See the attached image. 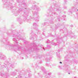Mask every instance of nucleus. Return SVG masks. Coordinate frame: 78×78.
Instances as JSON below:
<instances>
[{
	"label": "nucleus",
	"mask_w": 78,
	"mask_h": 78,
	"mask_svg": "<svg viewBox=\"0 0 78 78\" xmlns=\"http://www.w3.org/2000/svg\"><path fill=\"white\" fill-rule=\"evenodd\" d=\"M6 59V57L2 55V53H0V59H2L5 60Z\"/></svg>",
	"instance_id": "16"
},
{
	"label": "nucleus",
	"mask_w": 78,
	"mask_h": 78,
	"mask_svg": "<svg viewBox=\"0 0 78 78\" xmlns=\"http://www.w3.org/2000/svg\"><path fill=\"white\" fill-rule=\"evenodd\" d=\"M47 47H48V48H50L51 47H50V46L49 45H47Z\"/></svg>",
	"instance_id": "39"
},
{
	"label": "nucleus",
	"mask_w": 78,
	"mask_h": 78,
	"mask_svg": "<svg viewBox=\"0 0 78 78\" xmlns=\"http://www.w3.org/2000/svg\"><path fill=\"white\" fill-rule=\"evenodd\" d=\"M74 45H75V46H76V44H74Z\"/></svg>",
	"instance_id": "58"
},
{
	"label": "nucleus",
	"mask_w": 78,
	"mask_h": 78,
	"mask_svg": "<svg viewBox=\"0 0 78 78\" xmlns=\"http://www.w3.org/2000/svg\"><path fill=\"white\" fill-rule=\"evenodd\" d=\"M12 74L13 76H15V75H16V73H15V72H13L12 73Z\"/></svg>",
	"instance_id": "35"
},
{
	"label": "nucleus",
	"mask_w": 78,
	"mask_h": 78,
	"mask_svg": "<svg viewBox=\"0 0 78 78\" xmlns=\"http://www.w3.org/2000/svg\"><path fill=\"white\" fill-rule=\"evenodd\" d=\"M15 10L16 11L14 14L15 16H18L19 14H20V12L22 11L25 13L24 16H25L26 14H28V13H29L30 11V8L28 9L24 8H20L19 10L16 11V9H14L13 10V11H15Z\"/></svg>",
	"instance_id": "6"
},
{
	"label": "nucleus",
	"mask_w": 78,
	"mask_h": 78,
	"mask_svg": "<svg viewBox=\"0 0 78 78\" xmlns=\"http://www.w3.org/2000/svg\"><path fill=\"white\" fill-rule=\"evenodd\" d=\"M68 25H67V24H66V25H65V26H66V27H68Z\"/></svg>",
	"instance_id": "47"
},
{
	"label": "nucleus",
	"mask_w": 78,
	"mask_h": 78,
	"mask_svg": "<svg viewBox=\"0 0 78 78\" xmlns=\"http://www.w3.org/2000/svg\"><path fill=\"white\" fill-rule=\"evenodd\" d=\"M57 44H55V45H57Z\"/></svg>",
	"instance_id": "57"
},
{
	"label": "nucleus",
	"mask_w": 78,
	"mask_h": 78,
	"mask_svg": "<svg viewBox=\"0 0 78 78\" xmlns=\"http://www.w3.org/2000/svg\"><path fill=\"white\" fill-rule=\"evenodd\" d=\"M70 27H73V25H71L70 26Z\"/></svg>",
	"instance_id": "51"
},
{
	"label": "nucleus",
	"mask_w": 78,
	"mask_h": 78,
	"mask_svg": "<svg viewBox=\"0 0 78 78\" xmlns=\"http://www.w3.org/2000/svg\"><path fill=\"white\" fill-rule=\"evenodd\" d=\"M61 9L59 8V7L58 6L56 7H54L52 8V7H50L49 9H48V17L51 19V20L50 21V23L51 24H53V20L55 19V17L53 16L52 14H54L55 16H58V13L55 12V11L59 12L61 11Z\"/></svg>",
	"instance_id": "3"
},
{
	"label": "nucleus",
	"mask_w": 78,
	"mask_h": 78,
	"mask_svg": "<svg viewBox=\"0 0 78 78\" xmlns=\"http://www.w3.org/2000/svg\"><path fill=\"white\" fill-rule=\"evenodd\" d=\"M49 37V36H48V37Z\"/></svg>",
	"instance_id": "60"
},
{
	"label": "nucleus",
	"mask_w": 78,
	"mask_h": 78,
	"mask_svg": "<svg viewBox=\"0 0 78 78\" xmlns=\"http://www.w3.org/2000/svg\"><path fill=\"white\" fill-rule=\"evenodd\" d=\"M0 76H4L5 77V78H8V76H9V74L8 73H6V74H4L3 73L0 72Z\"/></svg>",
	"instance_id": "15"
},
{
	"label": "nucleus",
	"mask_w": 78,
	"mask_h": 78,
	"mask_svg": "<svg viewBox=\"0 0 78 78\" xmlns=\"http://www.w3.org/2000/svg\"><path fill=\"white\" fill-rule=\"evenodd\" d=\"M42 60H40L37 61V64H42Z\"/></svg>",
	"instance_id": "30"
},
{
	"label": "nucleus",
	"mask_w": 78,
	"mask_h": 78,
	"mask_svg": "<svg viewBox=\"0 0 78 78\" xmlns=\"http://www.w3.org/2000/svg\"><path fill=\"white\" fill-rule=\"evenodd\" d=\"M12 27L13 28V25H12Z\"/></svg>",
	"instance_id": "55"
},
{
	"label": "nucleus",
	"mask_w": 78,
	"mask_h": 78,
	"mask_svg": "<svg viewBox=\"0 0 78 78\" xmlns=\"http://www.w3.org/2000/svg\"><path fill=\"white\" fill-rule=\"evenodd\" d=\"M28 14H29V13L28 12L27 14H26L25 15H24V21H27V22H28V21H30V20H31V19H32L34 18L36 22H39V15H38V12H37L34 11V12H33V16L34 17H31V16H30L29 17V19L28 18Z\"/></svg>",
	"instance_id": "5"
},
{
	"label": "nucleus",
	"mask_w": 78,
	"mask_h": 78,
	"mask_svg": "<svg viewBox=\"0 0 78 78\" xmlns=\"http://www.w3.org/2000/svg\"><path fill=\"white\" fill-rule=\"evenodd\" d=\"M65 66L66 67V69H65V70H67L68 69V67H69V65H67V64H65Z\"/></svg>",
	"instance_id": "29"
},
{
	"label": "nucleus",
	"mask_w": 78,
	"mask_h": 78,
	"mask_svg": "<svg viewBox=\"0 0 78 78\" xmlns=\"http://www.w3.org/2000/svg\"><path fill=\"white\" fill-rule=\"evenodd\" d=\"M7 69L8 72V70H9V68L10 69L13 68H14V64L12 63H9V62L7 63Z\"/></svg>",
	"instance_id": "12"
},
{
	"label": "nucleus",
	"mask_w": 78,
	"mask_h": 78,
	"mask_svg": "<svg viewBox=\"0 0 78 78\" xmlns=\"http://www.w3.org/2000/svg\"><path fill=\"white\" fill-rule=\"evenodd\" d=\"M24 43L25 44H28V42H27V41H25L24 42Z\"/></svg>",
	"instance_id": "40"
},
{
	"label": "nucleus",
	"mask_w": 78,
	"mask_h": 78,
	"mask_svg": "<svg viewBox=\"0 0 78 78\" xmlns=\"http://www.w3.org/2000/svg\"><path fill=\"white\" fill-rule=\"evenodd\" d=\"M46 31V29H43V32L42 34L43 35H44V36H45V33L44 32H45V31Z\"/></svg>",
	"instance_id": "28"
},
{
	"label": "nucleus",
	"mask_w": 78,
	"mask_h": 78,
	"mask_svg": "<svg viewBox=\"0 0 78 78\" xmlns=\"http://www.w3.org/2000/svg\"><path fill=\"white\" fill-rule=\"evenodd\" d=\"M36 30L37 31V33L38 34H40L41 33V31L39 30L38 28H37Z\"/></svg>",
	"instance_id": "24"
},
{
	"label": "nucleus",
	"mask_w": 78,
	"mask_h": 78,
	"mask_svg": "<svg viewBox=\"0 0 78 78\" xmlns=\"http://www.w3.org/2000/svg\"><path fill=\"white\" fill-rule=\"evenodd\" d=\"M38 75H39L40 78H41L42 77V75H41V74L40 73H38Z\"/></svg>",
	"instance_id": "36"
},
{
	"label": "nucleus",
	"mask_w": 78,
	"mask_h": 78,
	"mask_svg": "<svg viewBox=\"0 0 78 78\" xmlns=\"http://www.w3.org/2000/svg\"><path fill=\"white\" fill-rule=\"evenodd\" d=\"M60 17L58 16V21H60Z\"/></svg>",
	"instance_id": "41"
},
{
	"label": "nucleus",
	"mask_w": 78,
	"mask_h": 78,
	"mask_svg": "<svg viewBox=\"0 0 78 78\" xmlns=\"http://www.w3.org/2000/svg\"><path fill=\"white\" fill-rule=\"evenodd\" d=\"M70 74V73H68V74Z\"/></svg>",
	"instance_id": "59"
},
{
	"label": "nucleus",
	"mask_w": 78,
	"mask_h": 78,
	"mask_svg": "<svg viewBox=\"0 0 78 78\" xmlns=\"http://www.w3.org/2000/svg\"><path fill=\"white\" fill-rule=\"evenodd\" d=\"M74 78H77V77L75 76V77H74Z\"/></svg>",
	"instance_id": "56"
},
{
	"label": "nucleus",
	"mask_w": 78,
	"mask_h": 78,
	"mask_svg": "<svg viewBox=\"0 0 78 78\" xmlns=\"http://www.w3.org/2000/svg\"><path fill=\"white\" fill-rule=\"evenodd\" d=\"M34 58L35 59L36 58H39V59H41L42 58V56L41 55H39L37 54L36 55V57H34Z\"/></svg>",
	"instance_id": "17"
},
{
	"label": "nucleus",
	"mask_w": 78,
	"mask_h": 78,
	"mask_svg": "<svg viewBox=\"0 0 78 78\" xmlns=\"http://www.w3.org/2000/svg\"><path fill=\"white\" fill-rule=\"evenodd\" d=\"M65 3H67V0H65Z\"/></svg>",
	"instance_id": "44"
},
{
	"label": "nucleus",
	"mask_w": 78,
	"mask_h": 78,
	"mask_svg": "<svg viewBox=\"0 0 78 78\" xmlns=\"http://www.w3.org/2000/svg\"><path fill=\"white\" fill-rule=\"evenodd\" d=\"M21 58L22 59H23V57H22Z\"/></svg>",
	"instance_id": "54"
},
{
	"label": "nucleus",
	"mask_w": 78,
	"mask_h": 78,
	"mask_svg": "<svg viewBox=\"0 0 78 78\" xmlns=\"http://www.w3.org/2000/svg\"><path fill=\"white\" fill-rule=\"evenodd\" d=\"M51 44H53V42L51 43Z\"/></svg>",
	"instance_id": "63"
},
{
	"label": "nucleus",
	"mask_w": 78,
	"mask_h": 78,
	"mask_svg": "<svg viewBox=\"0 0 78 78\" xmlns=\"http://www.w3.org/2000/svg\"><path fill=\"white\" fill-rule=\"evenodd\" d=\"M75 7H72V9H74V10L75 11H76V6L77 7L78 6H77V4H75Z\"/></svg>",
	"instance_id": "26"
},
{
	"label": "nucleus",
	"mask_w": 78,
	"mask_h": 78,
	"mask_svg": "<svg viewBox=\"0 0 78 78\" xmlns=\"http://www.w3.org/2000/svg\"><path fill=\"white\" fill-rule=\"evenodd\" d=\"M60 32L62 33H65V36H67V34H69V35H72V32L71 31L70 32H68L67 31V29L66 27H64V28L62 29H61L60 30Z\"/></svg>",
	"instance_id": "10"
},
{
	"label": "nucleus",
	"mask_w": 78,
	"mask_h": 78,
	"mask_svg": "<svg viewBox=\"0 0 78 78\" xmlns=\"http://www.w3.org/2000/svg\"><path fill=\"white\" fill-rule=\"evenodd\" d=\"M76 37H77V36L76 35H74V36H73V38H75Z\"/></svg>",
	"instance_id": "42"
},
{
	"label": "nucleus",
	"mask_w": 78,
	"mask_h": 78,
	"mask_svg": "<svg viewBox=\"0 0 78 78\" xmlns=\"http://www.w3.org/2000/svg\"><path fill=\"white\" fill-rule=\"evenodd\" d=\"M72 9H70L69 10V11L68 12H67L68 14H69H69H70L72 13Z\"/></svg>",
	"instance_id": "27"
},
{
	"label": "nucleus",
	"mask_w": 78,
	"mask_h": 78,
	"mask_svg": "<svg viewBox=\"0 0 78 78\" xmlns=\"http://www.w3.org/2000/svg\"><path fill=\"white\" fill-rule=\"evenodd\" d=\"M59 51H60V50H58V53L59 52Z\"/></svg>",
	"instance_id": "50"
},
{
	"label": "nucleus",
	"mask_w": 78,
	"mask_h": 78,
	"mask_svg": "<svg viewBox=\"0 0 78 78\" xmlns=\"http://www.w3.org/2000/svg\"><path fill=\"white\" fill-rule=\"evenodd\" d=\"M7 65V64H6V63H4V65H3V66H4V67L5 68Z\"/></svg>",
	"instance_id": "33"
},
{
	"label": "nucleus",
	"mask_w": 78,
	"mask_h": 78,
	"mask_svg": "<svg viewBox=\"0 0 78 78\" xmlns=\"http://www.w3.org/2000/svg\"><path fill=\"white\" fill-rule=\"evenodd\" d=\"M46 43H50V40H48L46 42Z\"/></svg>",
	"instance_id": "37"
},
{
	"label": "nucleus",
	"mask_w": 78,
	"mask_h": 78,
	"mask_svg": "<svg viewBox=\"0 0 78 78\" xmlns=\"http://www.w3.org/2000/svg\"><path fill=\"white\" fill-rule=\"evenodd\" d=\"M46 66H47V67H49V66H50V64L47 63L46 64Z\"/></svg>",
	"instance_id": "38"
},
{
	"label": "nucleus",
	"mask_w": 78,
	"mask_h": 78,
	"mask_svg": "<svg viewBox=\"0 0 78 78\" xmlns=\"http://www.w3.org/2000/svg\"><path fill=\"white\" fill-rule=\"evenodd\" d=\"M43 48V50H44V51H45V49L43 47V48Z\"/></svg>",
	"instance_id": "46"
},
{
	"label": "nucleus",
	"mask_w": 78,
	"mask_h": 78,
	"mask_svg": "<svg viewBox=\"0 0 78 78\" xmlns=\"http://www.w3.org/2000/svg\"><path fill=\"white\" fill-rule=\"evenodd\" d=\"M64 9H66V8H67V7H64Z\"/></svg>",
	"instance_id": "52"
},
{
	"label": "nucleus",
	"mask_w": 78,
	"mask_h": 78,
	"mask_svg": "<svg viewBox=\"0 0 78 78\" xmlns=\"http://www.w3.org/2000/svg\"><path fill=\"white\" fill-rule=\"evenodd\" d=\"M36 3V2H34L33 3H32V4H35Z\"/></svg>",
	"instance_id": "48"
},
{
	"label": "nucleus",
	"mask_w": 78,
	"mask_h": 78,
	"mask_svg": "<svg viewBox=\"0 0 78 78\" xmlns=\"http://www.w3.org/2000/svg\"><path fill=\"white\" fill-rule=\"evenodd\" d=\"M51 75V73H49L45 76V78H50V75Z\"/></svg>",
	"instance_id": "22"
},
{
	"label": "nucleus",
	"mask_w": 78,
	"mask_h": 78,
	"mask_svg": "<svg viewBox=\"0 0 78 78\" xmlns=\"http://www.w3.org/2000/svg\"><path fill=\"white\" fill-rule=\"evenodd\" d=\"M72 62V63H77V60H76V58L75 57L73 58Z\"/></svg>",
	"instance_id": "20"
},
{
	"label": "nucleus",
	"mask_w": 78,
	"mask_h": 78,
	"mask_svg": "<svg viewBox=\"0 0 78 78\" xmlns=\"http://www.w3.org/2000/svg\"><path fill=\"white\" fill-rule=\"evenodd\" d=\"M35 67L37 69H39V67L37 65H36L35 66Z\"/></svg>",
	"instance_id": "34"
},
{
	"label": "nucleus",
	"mask_w": 78,
	"mask_h": 78,
	"mask_svg": "<svg viewBox=\"0 0 78 78\" xmlns=\"http://www.w3.org/2000/svg\"><path fill=\"white\" fill-rule=\"evenodd\" d=\"M37 39V35L33 31H32L30 34V40L33 39L34 41L33 43H31L30 45H28L27 51H29L30 54L34 51H37L38 50H39L36 45V43L35 42V41H36Z\"/></svg>",
	"instance_id": "2"
},
{
	"label": "nucleus",
	"mask_w": 78,
	"mask_h": 78,
	"mask_svg": "<svg viewBox=\"0 0 78 78\" xmlns=\"http://www.w3.org/2000/svg\"><path fill=\"white\" fill-rule=\"evenodd\" d=\"M59 63H60V64H62V62H59Z\"/></svg>",
	"instance_id": "53"
},
{
	"label": "nucleus",
	"mask_w": 78,
	"mask_h": 78,
	"mask_svg": "<svg viewBox=\"0 0 78 78\" xmlns=\"http://www.w3.org/2000/svg\"><path fill=\"white\" fill-rule=\"evenodd\" d=\"M41 70L44 72V74H45V73H46L47 72L45 71V68H44V67H42L41 68Z\"/></svg>",
	"instance_id": "23"
},
{
	"label": "nucleus",
	"mask_w": 78,
	"mask_h": 78,
	"mask_svg": "<svg viewBox=\"0 0 78 78\" xmlns=\"http://www.w3.org/2000/svg\"><path fill=\"white\" fill-rule=\"evenodd\" d=\"M50 27H51V28H52V26H51Z\"/></svg>",
	"instance_id": "62"
},
{
	"label": "nucleus",
	"mask_w": 78,
	"mask_h": 78,
	"mask_svg": "<svg viewBox=\"0 0 78 78\" xmlns=\"http://www.w3.org/2000/svg\"><path fill=\"white\" fill-rule=\"evenodd\" d=\"M40 39H42L41 38H40Z\"/></svg>",
	"instance_id": "64"
},
{
	"label": "nucleus",
	"mask_w": 78,
	"mask_h": 78,
	"mask_svg": "<svg viewBox=\"0 0 78 78\" xmlns=\"http://www.w3.org/2000/svg\"><path fill=\"white\" fill-rule=\"evenodd\" d=\"M41 27H43L44 26H48L49 24L48 23H44L41 24Z\"/></svg>",
	"instance_id": "21"
},
{
	"label": "nucleus",
	"mask_w": 78,
	"mask_h": 78,
	"mask_svg": "<svg viewBox=\"0 0 78 78\" xmlns=\"http://www.w3.org/2000/svg\"><path fill=\"white\" fill-rule=\"evenodd\" d=\"M17 20L18 22L20 23V24H22V23L23 22V20L22 19V17L21 16H20L19 17L17 18Z\"/></svg>",
	"instance_id": "14"
},
{
	"label": "nucleus",
	"mask_w": 78,
	"mask_h": 78,
	"mask_svg": "<svg viewBox=\"0 0 78 78\" xmlns=\"http://www.w3.org/2000/svg\"><path fill=\"white\" fill-rule=\"evenodd\" d=\"M61 24H58L57 25V26L58 27V26H59V27H60L61 26Z\"/></svg>",
	"instance_id": "43"
},
{
	"label": "nucleus",
	"mask_w": 78,
	"mask_h": 78,
	"mask_svg": "<svg viewBox=\"0 0 78 78\" xmlns=\"http://www.w3.org/2000/svg\"><path fill=\"white\" fill-rule=\"evenodd\" d=\"M76 2H78V0H76Z\"/></svg>",
	"instance_id": "61"
},
{
	"label": "nucleus",
	"mask_w": 78,
	"mask_h": 78,
	"mask_svg": "<svg viewBox=\"0 0 78 78\" xmlns=\"http://www.w3.org/2000/svg\"><path fill=\"white\" fill-rule=\"evenodd\" d=\"M32 9H34H34H35V10H37L38 11H39L40 10H41V9L39 7H38L37 6H36V5H32L31 7Z\"/></svg>",
	"instance_id": "13"
},
{
	"label": "nucleus",
	"mask_w": 78,
	"mask_h": 78,
	"mask_svg": "<svg viewBox=\"0 0 78 78\" xmlns=\"http://www.w3.org/2000/svg\"><path fill=\"white\" fill-rule=\"evenodd\" d=\"M69 54L68 55H67L66 57H65V62H68L69 61L70 59V57H73L72 55H73V54H75V52H73L72 51H69Z\"/></svg>",
	"instance_id": "8"
},
{
	"label": "nucleus",
	"mask_w": 78,
	"mask_h": 78,
	"mask_svg": "<svg viewBox=\"0 0 78 78\" xmlns=\"http://www.w3.org/2000/svg\"><path fill=\"white\" fill-rule=\"evenodd\" d=\"M3 2L4 5L3 7L4 8H7L8 9H10L12 8V4L10 2L11 0H2Z\"/></svg>",
	"instance_id": "7"
},
{
	"label": "nucleus",
	"mask_w": 78,
	"mask_h": 78,
	"mask_svg": "<svg viewBox=\"0 0 78 78\" xmlns=\"http://www.w3.org/2000/svg\"><path fill=\"white\" fill-rule=\"evenodd\" d=\"M50 36L51 37H56V41H57V44H61L62 42L63 41V40L62 39L64 37H62L61 38L59 37V36L58 35H51Z\"/></svg>",
	"instance_id": "9"
},
{
	"label": "nucleus",
	"mask_w": 78,
	"mask_h": 78,
	"mask_svg": "<svg viewBox=\"0 0 78 78\" xmlns=\"http://www.w3.org/2000/svg\"><path fill=\"white\" fill-rule=\"evenodd\" d=\"M66 15H64L62 17V21L63 20H66Z\"/></svg>",
	"instance_id": "25"
},
{
	"label": "nucleus",
	"mask_w": 78,
	"mask_h": 78,
	"mask_svg": "<svg viewBox=\"0 0 78 78\" xmlns=\"http://www.w3.org/2000/svg\"><path fill=\"white\" fill-rule=\"evenodd\" d=\"M52 54L50 53L47 54V56L45 57V60L47 61V62H49L51 59V58H52L51 57V55Z\"/></svg>",
	"instance_id": "11"
},
{
	"label": "nucleus",
	"mask_w": 78,
	"mask_h": 78,
	"mask_svg": "<svg viewBox=\"0 0 78 78\" xmlns=\"http://www.w3.org/2000/svg\"><path fill=\"white\" fill-rule=\"evenodd\" d=\"M27 76L26 75H24V78H28V77H31V74L30 73L27 72Z\"/></svg>",
	"instance_id": "18"
},
{
	"label": "nucleus",
	"mask_w": 78,
	"mask_h": 78,
	"mask_svg": "<svg viewBox=\"0 0 78 78\" xmlns=\"http://www.w3.org/2000/svg\"><path fill=\"white\" fill-rule=\"evenodd\" d=\"M17 78H22V75H20L18 76Z\"/></svg>",
	"instance_id": "32"
},
{
	"label": "nucleus",
	"mask_w": 78,
	"mask_h": 78,
	"mask_svg": "<svg viewBox=\"0 0 78 78\" xmlns=\"http://www.w3.org/2000/svg\"><path fill=\"white\" fill-rule=\"evenodd\" d=\"M1 42H3L4 44V46H5V48L8 50H14L16 52H17V51H21L23 53H24L25 51H27V49H26L25 48H24L22 47H21L19 45V42L17 40V39L16 38H13V41H14L16 43L15 44H10L9 41L7 37H4L3 38L2 40H1Z\"/></svg>",
	"instance_id": "1"
},
{
	"label": "nucleus",
	"mask_w": 78,
	"mask_h": 78,
	"mask_svg": "<svg viewBox=\"0 0 78 78\" xmlns=\"http://www.w3.org/2000/svg\"><path fill=\"white\" fill-rule=\"evenodd\" d=\"M22 31H23V30H18L17 31L16 30H9L8 31V32L6 33L7 35L8 36H10L13 34L12 37H16L18 40H24V38L21 36L22 35V34L21 33Z\"/></svg>",
	"instance_id": "4"
},
{
	"label": "nucleus",
	"mask_w": 78,
	"mask_h": 78,
	"mask_svg": "<svg viewBox=\"0 0 78 78\" xmlns=\"http://www.w3.org/2000/svg\"><path fill=\"white\" fill-rule=\"evenodd\" d=\"M57 56L58 58H60V56H59V55H57Z\"/></svg>",
	"instance_id": "45"
},
{
	"label": "nucleus",
	"mask_w": 78,
	"mask_h": 78,
	"mask_svg": "<svg viewBox=\"0 0 78 78\" xmlns=\"http://www.w3.org/2000/svg\"><path fill=\"white\" fill-rule=\"evenodd\" d=\"M24 2V1H23V5H24V6H27V4Z\"/></svg>",
	"instance_id": "31"
},
{
	"label": "nucleus",
	"mask_w": 78,
	"mask_h": 78,
	"mask_svg": "<svg viewBox=\"0 0 78 78\" xmlns=\"http://www.w3.org/2000/svg\"><path fill=\"white\" fill-rule=\"evenodd\" d=\"M65 25V23H63L62 25Z\"/></svg>",
	"instance_id": "49"
},
{
	"label": "nucleus",
	"mask_w": 78,
	"mask_h": 78,
	"mask_svg": "<svg viewBox=\"0 0 78 78\" xmlns=\"http://www.w3.org/2000/svg\"><path fill=\"white\" fill-rule=\"evenodd\" d=\"M33 26L34 27V29H35V30H36L37 28H37V27H38V25L36 23H33Z\"/></svg>",
	"instance_id": "19"
}]
</instances>
